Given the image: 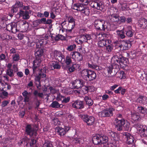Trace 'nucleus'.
<instances>
[{
	"label": "nucleus",
	"mask_w": 147,
	"mask_h": 147,
	"mask_svg": "<svg viewBox=\"0 0 147 147\" xmlns=\"http://www.w3.org/2000/svg\"><path fill=\"white\" fill-rule=\"evenodd\" d=\"M116 123V128L118 131H120L122 130L123 127L125 131H130L131 128L130 127V124L124 119H119L117 120Z\"/></svg>",
	"instance_id": "nucleus-1"
},
{
	"label": "nucleus",
	"mask_w": 147,
	"mask_h": 147,
	"mask_svg": "<svg viewBox=\"0 0 147 147\" xmlns=\"http://www.w3.org/2000/svg\"><path fill=\"white\" fill-rule=\"evenodd\" d=\"M128 62L127 58L123 57L121 55L118 56L117 55L114 56L111 59V63L113 64H118L122 66L123 64L126 65Z\"/></svg>",
	"instance_id": "nucleus-2"
},
{
	"label": "nucleus",
	"mask_w": 147,
	"mask_h": 147,
	"mask_svg": "<svg viewBox=\"0 0 147 147\" xmlns=\"http://www.w3.org/2000/svg\"><path fill=\"white\" fill-rule=\"evenodd\" d=\"M107 22L102 19L96 20L94 22L95 27L99 30L105 31L107 28Z\"/></svg>",
	"instance_id": "nucleus-3"
},
{
	"label": "nucleus",
	"mask_w": 147,
	"mask_h": 147,
	"mask_svg": "<svg viewBox=\"0 0 147 147\" xmlns=\"http://www.w3.org/2000/svg\"><path fill=\"white\" fill-rule=\"evenodd\" d=\"M115 111V109L112 107L106 108L101 111L99 112L98 116L101 117H111L113 116V111Z\"/></svg>",
	"instance_id": "nucleus-4"
},
{
	"label": "nucleus",
	"mask_w": 147,
	"mask_h": 147,
	"mask_svg": "<svg viewBox=\"0 0 147 147\" xmlns=\"http://www.w3.org/2000/svg\"><path fill=\"white\" fill-rule=\"evenodd\" d=\"M25 129V133L30 137H36L37 135V130L32 127L31 124H27Z\"/></svg>",
	"instance_id": "nucleus-5"
},
{
	"label": "nucleus",
	"mask_w": 147,
	"mask_h": 147,
	"mask_svg": "<svg viewBox=\"0 0 147 147\" xmlns=\"http://www.w3.org/2000/svg\"><path fill=\"white\" fill-rule=\"evenodd\" d=\"M80 116L84 121L87 123L88 125L90 126L94 123V118L93 117L86 114L80 115Z\"/></svg>",
	"instance_id": "nucleus-6"
},
{
	"label": "nucleus",
	"mask_w": 147,
	"mask_h": 147,
	"mask_svg": "<svg viewBox=\"0 0 147 147\" xmlns=\"http://www.w3.org/2000/svg\"><path fill=\"white\" fill-rule=\"evenodd\" d=\"M30 9V6H25L23 5L22 6V8H21L19 15L20 16H22L24 19H28L29 18V12L26 11L29 10Z\"/></svg>",
	"instance_id": "nucleus-7"
},
{
	"label": "nucleus",
	"mask_w": 147,
	"mask_h": 147,
	"mask_svg": "<svg viewBox=\"0 0 147 147\" xmlns=\"http://www.w3.org/2000/svg\"><path fill=\"white\" fill-rule=\"evenodd\" d=\"M36 52L35 53L36 59L34 61V62L37 63V64L40 63L41 62V59L42 56L43 55V50L42 48H37Z\"/></svg>",
	"instance_id": "nucleus-8"
},
{
	"label": "nucleus",
	"mask_w": 147,
	"mask_h": 147,
	"mask_svg": "<svg viewBox=\"0 0 147 147\" xmlns=\"http://www.w3.org/2000/svg\"><path fill=\"white\" fill-rule=\"evenodd\" d=\"M134 126L137 128L139 133L144 137H147V127L146 126L141 125L139 123L135 124Z\"/></svg>",
	"instance_id": "nucleus-9"
},
{
	"label": "nucleus",
	"mask_w": 147,
	"mask_h": 147,
	"mask_svg": "<svg viewBox=\"0 0 147 147\" xmlns=\"http://www.w3.org/2000/svg\"><path fill=\"white\" fill-rule=\"evenodd\" d=\"M68 20L69 23L68 26V28L66 29V32L67 33L71 32L76 25L75 20L73 17L69 16Z\"/></svg>",
	"instance_id": "nucleus-10"
},
{
	"label": "nucleus",
	"mask_w": 147,
	"mask_h": 147,
	"mask_svg": "<svg viewBox=\"0 0 147 147\" xmlns=\"http://www.w3.org/2000/svg\"><path fill=\"white\" fill-rule=\"evenodd\" d=\"M26 25V26H28V23L25 21H22L18 24H17L15 23H12V28L11 32L12 33H16V32L19 31V28L18 27V25H21L24 26V25Z\"/></svg>",
	"instance_id": "nucleus-11"
},
{
	"label": "nucleus",
	"mask_w": 147,
	"mask_h": 147,
	"mask_svg": "<svg viewBox=\"0 0 147 147\" xmlns=\"http://www.w3.org/2000/svg\"><path fill=\"white\" fill-rule=\"evenodd\" d=\"M72 107L77 109H81L84 107V102L80 100H76L72 104Z\"/></svg>",
	"instance_id": "nucleus-12"
},
{
	"label": "nucleus",
	"mask_w": 147,
	"mask_h": 147,
	"mask_svg": "<svg viewBox=\"0 0 147 147\" xmlns=\"http://www.w3.org/2000/svg\"><path fill=\"white\" fill-rule=\"evenodd\" d=\"M74 88L79 89L84 86L85 82L82 80H76L74 81L72 83Z\"/></svg>",
	"instance_id": "nucleus-13"
},
{
	"label": "nucleus",
	"mask_w": 147,
	"mask_h": 147,
	"mask_svg": "<svg viewBox=\"0 0 147 147\" xmlns=\"http://www.w3.org/2000/svg\"><path fill=\"white\" fill-rule=\"evenodd\" d=\"M123 134L126 138V142L127 144H131L134 142V139L130 134L127 132H123Z\"/></svg>",
	"instance_id": "nucleus-14"
},
{
	"label": "nucleus",
	"mask_w": 147,
	"mask_h": 147,
	"mask_svg": "<svg viewBox=\"0 0 147 147\" xmlns=\"http://www.w3.org/2000/svg\"><path fill=\"white\" fill-rule=\"evenodd\" d=\"M70 55L73 59H76L78 61H81L82 60V55L78 52L76 51L71 52Z\"/></svg>",
	"instance_id": "nucleus-15"
},
{
	"label": "nucleus",
	"mask_w": 147,
	"mask_h": 147,
	"mask_svg": "<svg viewBox=\"0 0 147 147\" xmlns=\"http://www.w3.org/2000/svg\"><path fill=\"white\" fill-rule=\"evenodd\" d=\"M50 37L52 38V36H50L49 35L48 36V35L47 36L46 35L44 38L41 39L39 41V43L37 42L36 44V47L40 48V47H39V45H40V46L46 45L48 42V39Z\"/></svg>",
	"instance_id": "nucleus-16"
},
{
	"label": "nucleus",
	"mask_w": 147,
	"mask_h": 147,
	"mask_svg": "<svg viewBox=\"0 0 147 147\" xmlns=\"http://www.w3.org/2000/svg\"><path fill=\"white\" fill-rule=\"evenodd\" d=\"M22 3L20 1L16 2L15 4L13 5L11 8V13H16L18 10V8L20 9L22 8Z\"/></svg>",
	"instance_id": "nucleus-17"
},
{
	"label": "nucleus",
	"mask_w": 147,
	"mask_h": 147,
	"mask_svg": "<svg viewBox=\"0 0 147 147\" xmlns=\"http://www.w3.org/2000/svg\"><path fill=\"white\" fill-rule=\"evenodd\" d=\"M54 57L55 59L59 62H61L63 59L65 61L64 56L62 55L61 53L57 51H55L54 52Z\"/></svg>",
	"instance_id": "nucleus-18"
},
{
	"label": "nucleus",
	"mask_w": 147,
	"mask_h": 147,
	"mask_svg": "<svg viewBox=\"0 0 147 147\" xmlns=\"http://www.w3.org/2000/svg\"><path fill=\"white\" fill-rule=\"evenodd\" d=\"M49 65L50 66V69L51 70L54 69H59L61 68V65L59 64L58 61H52L50 63Z\"/></svg>",
	"instance_id": "nucleus-19"
},
{
	"label": "nucleus",
	"mask_w": 147,
	"mask_h": 147,
	"mask_svg": "<svg viewBox=\"0 0 147 147\" xmlns=\"http://www.w3.org/2000/svg\"><path fill=\"white\" fill-rule=\"evenodd\" d=\"M122 45L123 50H128L131 47V42L129 40H123L122 41Z\"/></svg>",
	"instance_id": "nucleus-20"
},
{
	"label": "nucleus",
	"mask_w": 147,
	"mask_h": 147,
	"mask_svg": "<svg viewBox=\"0 0 147 147\" xmlns=\"http://www.w3.org/2000/svg\"><path fill=\"white\" fill-rule=\"evenodd\" d=\"M123 29L125 33V34L127 36L131 37L133 36L134 32L132 31V30L131 26H128Z\"/></svg>",
	"instance_id": "nucleus-21"
},
{
	"label": "nucleus",
	"mask_w": 147,
	"mask_h": 147,
	"mask_svg": "<svg viewBox=\"0 0 147 147\" xmlns=\"http://www.w3.org/2000/svg\"><path fill=\"white\" fill-rule=\"evenodd\" d=\"M109 42H111V40L109 39H102L98 41V45L99 47H103L108 44Z\"/></svg>",
	"instance_id": "nucleus-22"
},
{
	"label": "nucleus",
	"mask_w": 147,
	"mask_h": 147,
	"mask_svg": "<svg viewBox=\"0 0 147 147\" xmlns=\"http://www.w3.org/2000/svg\"><path fill=\"white\" fill-rule=\"evenodd\" d=\"M55 131L60 136H64L65 134V130L63 128L59 126L55 128Z\"/></svg>",
	"instance_id": "nucleus-23"
},
{
	"label": "nucleus",
	"mask_w": 147,
	"mask_h": 147,
	"mask_svg": "<svg viewBox=\"0 0 147 147\" xmlns=\"http://www.w3.org/2000/svg\"><path fill=\"white\" fill-rule=\"evenodd\" d=\"M96 77V73L94 71L90 70L88 73L87 79L90 81L95 79Z\"/></svg>",
	"instance_id": "nucleus-24"
},
{
	"label": "nucleus",
	"mask_w": 147,
	"mask_h": 147,
	"mask_svg": "<svg viewBox=\"0 0 147 147\" xmlns=\"http://www.w3.org/2000/svg\"><path fill=\"white\" fill-rule=\"evenodd\" d=\"M93 143L95 145L100 144L101 143L100 140V134H98L94 136L92 138Z\"/></svg>",
	"instance_id": "nucleus-25"
},
{
	"label": "nucleus",
	"mask_w": 147,
	"mask_h": 147,
	"mask_svg": "<svg viewBox=\"0 0 147 147\" xmlns=\"http://www.w3.org/2000/svg\"><path fill=\"white\" fill-rule=\"evenodd\" d=\"M131 119L134 121H139L141 119L139 113L137 112H133L131 114Z\"/></svg>",
	"instance_id": "nucleus-26"
},
{
	"label": "nucleus",
	"mask_w": 147,
	"mask_h": 147,
	"mask_svg": "<svg viewBox=\"0 0 147 147\" xmlns=\"http://www.w3.org/2000/svg\"><path fill=\"white\" fill-rule=\"evenodd\" d=\"M84 99L86 102V105H88V106H91L93 104V101L90 97L85 96L84 97Z\"/></svg>",
	"instance_id": "nucleus-27"
},
{
	"label": "nucleus",
	"mask_w": 147,
	"mask_h": 147,
	"mask_svg": "<svg viewBox=\"0 0 147 147\" xmlns=\"http://www.w3.org/2000/svg\"><path fill=\"white\" fill-rule=\"evenodd\" d=\"M119 16L116 14H112L111 16L110 20L113 23L116 22L118 23Z\"/></svg>",
	"instance_id": "nucleus-28"
},
{
	"label": "nucleus",
	"mask_w": 147,
	"mask_h": 147,
	"mask_svg": "<svg viewBox=\"0 0 147 147\" xmlns=\"http://www.w3.org/2000/svg\"><path fill=\"white\" fill-rule=\"evenodd\" d=\"M137 101L141 103H145L147 102V98L143 96L140 95L138 98Z\"/></svg>",
	"instance_id": "nucleus-29"
},
{
	"label": "nucleus",
	"mask_w": 147,
	"mask_h": 147,
	"mask_svg": "<svg viewBox=\"0 0 147 147\" xmlns=\"http://www.w3.org/2000/svg\"><path fill=\"white\" fill-rule=\"evenodd\" d=\"M73 7H76L77 8H75V10H76L78 11H80L81 12L82 11V10H83L85 8L84 7V5L80 4V3H78L77 4H74L73 6Z\"/></svg>",
	"instance_id": "nucleus-30"
},
{
	"label": "nucleus",
	"mask_w": 147,
	"mask_h": 147,
	"mask_svg": "<svg viewBox=\"0 0 147 147\" xmlns=\"http://www.w3.org/2000/svg\"><path fill=\"white\" fill-rule=\"evenodd\" d=\"M88 65L89 67L94 69L97 71H98L100 70L101 67H100L96 65L95 64H94L92 63L90 64L89 63H88Z\"/></svg>",
	"instance_id": "nucleus-31"
},
{
	"label": "nucleus",
	"mask_w": 147,
	"mask_h": 147,
	"mask_svg": "<svg viewBox=\"0 0 147 147\" xmlns=\"http://www.w3.org/2000/svg\"><path fill=\"white\" fill-rule=\"evenodd\" d=\"M108 139L109 138L107 136L102 134H100V144L108 142Z\"/></svg>",
	"instance_id": "nucleus-32"
},
{
	"label": "nucleus",
	"mask_w": 147,
	"mask_h": 147,
	"mask_svg": "<svg viewBox=\"0 0 147 147\" xmlns=\"http://www.w3.org/2000/svg\"><path fill=\"white\" fill-rule=\"evenodd\" d=\"M146 20L143 18L140 19L138 20L139 25V26L143 28H144L146 22Z\"/></svg>",
	"instance_id": "nucleus-33"
},
{
	"label": "nucleus",
	"mask_w": 147,
	"mask_h": 147,
	"mask_svg": "<svg viewBox=\"0 0 147 147\" xmlns=\"http://www.w3.org/2000/svg\"><path fill=\"white\" fill-rule=\"evenodd\" d=\"M96 6V9L100 10L104 9L105 7L103 3L100 1H97Z\"/></svg>",
	"instance_id": "nucleus-34"
},
{
	"label": "nucleus",
	"mask_w": 147,
	"mask_h": 147,
	"mask_svg": "<svg viewBox=\"0 0 147 147\" xmlns=\"http://www.w3.org/2000/svg\"><path fill=\"white\" fill-rule=\"evenodd\" d=\"M137 109L138 111L140 113L144 114L147 113V109L144 107L142 106H138Z\"/></svg>",
	"instance_id": "nucleus-35"
},
{
	"label": "nucleus",
	"mask_w": 147,
	"mask_h": 147,
	"mask_svg": "<svg viewBox=\"0 0 147 147\" xmlns=\"http://www.w3.org/2000/svg\"><path fill=\"white\" fill-rule=\"evenodd\" d=\"M90 70L84 69L83 70L81 71L82 76L85 78H86L87 80V77L88 75V73L90 71Z\"/></svg>",
	"instance_id": "nucleus-36"
},
{
	"label": "nucleus",
	"mask_w": 147,
	"mask_h": 147,
	"mask_svg": "<svg viewBox=\"0 0 147 147\" xmlns=\"http://www.w3.org/2000/svg\"><path fill=\"white\" fill-rule=\"evenodd\" d=\"M52 142L49 140H45V142L43 144L42 147H53Z\"/></svg>",
	"instance_id": "nucleus-37"
},
{
	"label": "nucleus",
	"mask_w": 147,
	"mask_h": 147,
	"mask_svg": "<svg viewBox=\"0 0 147 147\" xmlns=\"http://www.w3.org/2000/svg\"><path fill=\"white\" fill-rule=\"evenodd\" d=\"M107 134L109 136L113 138L114 140L116 139L115 138H116L117 135V134L115 132L111 130L108 131Z\"/></svg>",
	"instance_id": "nucleus-38"
},
{
	"label": "nucleus",
	"mask_w": 147,
	"mask_h": 147,
	"mask_svg": "<svg viewBox=\"0 0 147 147\" xmlns=\"http://www.w3.org/2000/svg\"><path fill=\"white\" fill-rule=\"evenodd\" d=\"M59 103L56 101H53L50 105V107L53 108H58Z\"/></svg>",
	"instance_id": "nucleus-39"
},
{
	"label": "nucleus",
	"mask_w": 147,
	"mask_h": 147,
	"mask_svg": "<svg viewBox=\"0 0 147 147\" xmlns=\"http://www.w3.org/2000/svg\"><path fill=\"white\" fill-rule=\"evenodd\" d=\"M109 144V147H118L119 146L118 142L116 140H114Z\"/></svg>",
	"instance_id": "nucleus-40"
},
{
	"label": "nucleus",
	"mask_w": 147,
	"mask_h": 147,
	"mask_svg": "<svg viewBox=\"0 0 147 147\" xmlns=\"http://www.w3.org/2000/svg\"><path fill=\"white\" fill-rule=\"evenodd\" d=\"M111 65H112L114 71V74H116L117 73V72L119 69V66L118 64H112Z\"/></svg>",
	"instance_id": "nucleus-41"
},
{
	"label": "nucleus",
	"mask_w": 147,
	"mask_h": 147,
	"mask_svg": "<svg viewBox=\"0 0 147 147\" xmlns=\"http://www.w3.org/2000/svg\"><path fill=\"white\" fill-rule=\"evenodd\" d=\"M111 42H109V43L105 46L106 47L107 50L108 52H111L113 49V46L111 43Z\"/></svg>",
	"instance_id": "nucleus-42"
},
{
	"label": "nucleus",
	"mask_w": 147,
	"mask_h": 147,
	"mask_svg": "<svg viewBox=\"0 0 147 147\" xmlns=\"http://www.w3.org/2000/svg\"><path fill=\"white\" fill-rule=\"evenodd\" d=\"M119 19L118 23L119 24H124L126 22V18L124 16L120 17L119 16Z\"/></svg>",
	"instance_id": "nucleus-43"
},
{
	"label": "nucleus",
	"mask_w": 147,
	"mask_h": 147,
	"mask_svg": "<svg viewBox=\"0 0 147 147\" xmlns=\"http://www.w3.org/2000/svg\"><path fill=\"white\" fill-rule=\"evenodd\" d=\"M90 12V10L88 7H85L84 9L82 11V13H84L85 15L87 16H88L89 15Z\"/></svg>",
	"instance_id": "nucleus-44"
},
{
	"label": "nucleus",
	"mask_w": 147,
	"mask_h": 147,
	"mask_svg": "<svg viewBox=\"0 0 147 147\" xmlns=\"http://www.w3.org/2000/svg\"><path fill=\"white\" fill-rule=\"evenodd\" d=\"M12 59L13 61H18L20 59L19 55L18 53L13 54L12 55Z\"/></svg>",
	"instance_id": "nucleus-45"
},
{
	"label": "nucleus",
	"mask_w": 147,
	"mask_h": 147,
	"mask_svg": "<svg viewBox=\"0 0 147 147\" xmlns=\"http://www.w3.org/2000/svg\"><path fill=\"white\" fill-rule=\"evenodd\" d=\"M65 37L61 34H59L56 35L54 37V39L56 41H58L59 39L61 40H64L65 39Z\"/></svg>",
	"instance_id": "nucleus-46"
},
{
	"label": "nucleus",
	"mask_w": 147,
	"mask_h": 147,
	"mask_svg": "<svg viewBox=\"0 0 147 147\" xmlns=\"http://www.w3.org/2000/svg\"><path fill=\"white\" fill-rule=\"evenodd\" d=\"M33 63H34L32 68L33 69V74H34L36 72V69L38 68V66L39 63H38V64H37V63L34 62Z\"/></svg>",
	"instance_id": "nucleus-47"
},
{
	"label": "nucleus",
	"mask_w": 147,
	"mask_h": 147,
	"mask_svg": "<svg viewBox=\"0 0 147 147\" xmlns=\"http://www.w3.org/2000/svg\"><path fill=\"white\" fill-rule=\"evenodd\" d=\"M127 56H129V58L131 59L135 58L136 56V54L134 52H131L130 54L127 53Z\"/></svg>",
	"instance_id": "nucleus-48"
},
{
	"label": "nucleus",
	"mask_w": 147,
	"mask_h": 147,
	"mask_svg": "<svg viewBox=\"0 0 147 147\" xmlns=\"http://www.w3.org/2000/svg\"><path fill=\"white\" fill-rule=\"evenodd\" d=\"M65 63L67 65H69L71 63L72 61L71 58L68 56H67L66 57Z\"/></svg>",
	"instance_id": "nucleus-49"
},
{
	"label": "nucleus",
	"mask_w": 147,
	"mask_h": 147,
	"mask_svg": "<svg viewBox=\"0 0 147 147\" xmlns=\"http://www.w3.org/2000/svg\"><path fill=\"white\" fill-rule=\"evenodd\" d=\"M82 139L79 137H76L74 138L73 141L76 144H80L81 143H82Z\"/></svg>",
	"instance_id": "nucleus-50"
},
{
	"label": "nucleus",
	"mask_w": 147,
	"mask_h": 147,
	"mask_svg": "<svg viewBox=\"0 0 147 147\" xmlns=\"http://www.w3.org/2000/svg\"><path fill=\"white\" fill-rule=\"evenodd\" d=\"M78 3H80V4H81L83 5H87L89 3V0H80Z\"/></svg>",
	"instance_id": "nucleus-51"
},
{
	"label": "nucleus",
	"mask_w": 147,
	"mask_h": 147,
	"mask_svg": "<svg viewBox=\"0 0 147 147\" xmlns=\"http://www.w3.org/2000/svg\"><path fill=\"white\" fill-rule=\"evenodd\" d=\"M107 72L108 74H111L114 71L113 69L112 65H111L110 66L107 67Z\"/></svg>",
	"instance_id": "nucleus-52"
},
{
	"label": "nucleus",
	"mask_w": 147,
	"mask_h": 147,
	"mask_svg": "<svg viewBox=\"0 0 147 147\" xmlns=\"http://www.w3.org/2000/svg\"><path fill=\"white\" fill-rule=\"evenodd\" d=\"M76 47V45L75 44H73L69 46L67 48V50L69 51H72L73 49H75Z\"/></svg>",
	"instance_id": "nucleus-53"
},
{
	"label": "nucleus",
	"mask_w": 147,
	"mask_h": 147,
	"mask_svg": "<svg viewBox=\"0 0 147 147\" xmlns=\"http://www.w3.org/2000/svg\"><path fill=\"white\" fill-rule=\"evenodd\" d=\"M120 33H119L118 34L119 36L121 38L123 39L124 38L125 36V35L124 34L125 33V32L123 29L120 31Z\"/></svg>",
	"instance_id": "nucleus-54"
},
{
	"label": "nucleus",
	"mask_w": 147,
	"mask_h": 147,
	"mask_svg": "<svg viewBox=\"0 0 147 147\" xmlns=\"http://www.w3.org/2000/svg\"><path fill=\"white\" fill-rule=\"evenodd\" d=\"M7 74L10 77H12L13 76V70L11 69L7 70Z\"/></svg>",
	"instance_id": "nucleus-55"
},
{
	"label": "nucleus",
	"mask_w": 147,
	"mask_h": 147,
	"mask_svg": "<svg viewBox=\"0 0 147 147\" xmlns=\"http://www.w3.org/2000/svg\"><path fill=\"white\" fill-rule=\"evenodd\" d=\"M63 98V99L62 101V103H67L69 102L70 100V97L69 96L67 97H65L64 96V98Z\"/></svg>",
	"instance_id": "nucleus-56"
},
{
	"label": "nucleus",
	"mask_w": 147,
	"mask_h": 147,
	"mask_svg": "<svg viewBox=\"0 0 147 147\" xmlns=\"http://www.w3.org/2000/svg\"><path fill=\"white\" fill-rule=\"evenodd\" d=\"M49 89L50 92L52 94H55L57 92L56 89L52 86H50Z\"/></svg>",
	"instance_id": "nucleus-57"
},
{
	"label": "nucleus",
	"mask_w": 147,
	"mask_h": 147,
	"mask_svg": "<svg viewBox=\"0 0 147 147\" xmlns=\"http://www.w3.org/2000/svg\"><path fill=\"white\" fill-rule=\"evenodd\" d=\"M115 47L116 48L119 47L120 48V50H121V49H122V50H123V47L122 45V41L120 42V43H119L118 42H117V43L115 46Z\"/></svg>",
	"instance_id": "nucleus-58"
},
{
	"label": "nucleus",
	"mask_w": 147,
	"mask_h": 147,
	"mask_svg": "<svg viewBox=\"0 0 147 147\" xmlns=\"http://www.w3.org/2000/svg\"><path fill=\"white\" fill-rule=\"evenodd\" d=\"M84 35L86 39V42L88 43V41L92 39L91 36L90 34H85Z\"/></svg>",
	"instance_id": "nucleus-59"
},
{
	"label": "nucleus",
	"mask_w": 147,
	"mask_h": 147,
	"mask_svg": "<svg viewBox=\"0 0 147 147\" xmlns=\"http://www.w3.org/2000/svg\"><path fill=\"white\" fill-rule=\"evenodd\" d=\"M12 23L7 25L6 26L7 30L9 32H11Z\"/></svg>",
	"instance_id": "nucleus-60"
},
{
	"label": "nucleus",
	"mask_w": 147,
	"mask_h": 147,
	"mask_svg": "<svg viewBox=\"0 0 147 147\" xmlns=\"http://www.w3.org/2000/svg\"><path fill=\"white\" fill-rule=\"evenodd\" d=\"M76 65V64H73L72 66L68 69L69 71L70 72H72L74 71L75 70V67Z\"/></svg>",
	"instance_id": "nucleus-61"
},
{
	"label": "nucleus",
	"mask_w": 147,
	"mask_h": 147,
	"mask_svg": "<svg viewBox=\"0 0 147 147\" xmlns=\"http://www.w3.org/2000/svg\"><path fill=\"white\" fill-rule=\"evenodd\" d=\"M36 142V140L33 139H31V141L30 142V146H32L33 145L35 144Z\"/></svg>",
	"instance_id": "nucleus-62"
},
{
	"label": "nucleus",
	"mask_w": 147,
	"mask_h": 147,
	"mask_svg": "<svg viewBox=\"0 0 147 147\" xmlns=\"http://www.w3.org/2000/svg\"><path fill=\"white\" fill-rule=\"evenodd\" d=\"M9 103L8 100H4L2 102L1 106L2 108L4 107L7 106Z\"/></svg>",
	"instance_id": "nucleus-63"
},
{
	"label": "nucleus",
	"mask_w": 147,
	"mask_h": 147,
	"mask_svg": "<svg viewBox=\"0 0 147 147\" xmlns=\"http://www.w3.org/2000/svg\"><path fill=\"white\" fill-rule=\"evenodd\" d=\"M119 73L120 74V77L121 79H124L125 78V74L123 71H120Z\"/></svg>",
	"instance_id": "nucleus-64"
}]
</instances>
